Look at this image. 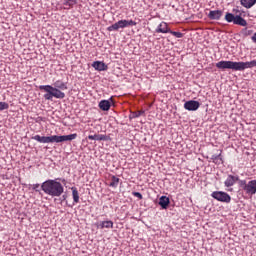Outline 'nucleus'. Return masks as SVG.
<instances>
[{
    "label": "nucleus",
    "instance_id": "nucleus-2",
    "mask_svg": "<svg viewBox=\"0 0 256 256\" xmlns=\"http://www.w3.org/2000/svg\"><path fill=\"white\" fill-rule=\"evenodd\" d=\"M217 69L225 71V69H231L232 71H245V69H253L256 67V60L250 62H233L227 60H221L216 63Z\"/></svg>",
    "mask_w": 256,
    "mask_h": 256
},
{
    "label": "nucleus",
    "instance_id": "nucleus-1",
    "mask_svg": "<svg viewBox=\"0 0 256 256\" xmlns=\"http://www.w3.org/2000/svg\"><path fill=\"white\" fill-rule=\"evenodd\" d=\"M51 85H40L39 89L40 91H44L46 94H44V99L46 101H51L53 97L55 99H65V94L63 91H67V84L63 82V80H57Z\"/></svg>",
    "mask_w": 256,
    "mask_h": 256
},
{
    "label": "nucleus",
    "instance_id": "nucleus-7",
    "mask_svg": "<svg viewBox=\"0 0 256 256\" xmlns=\"http://www.w3.org/2000/svg\"><path fill=\"white\" fill-rule=\"evenodd\" d=\"M225 21L227 23H234V25H240L241 27H247V20L243 17L227 12L225 15Z\"/></svg>",
    "mask_w": 256,
    "mask_h": 256
},
{
    "label": "nucleus",
    "instance_id": "nucleus-3",
    "mask_svg": "<svg viewBox=\"0 0 256 256\" xmlns=\"http://www.w3.org/2000/svg\"><path fill=\"white\" fill-rule=\"evenodd\" d=\"M41 189L46 195H50V197H61L63 191H65L63 184L56 180H46L42 183Z\"/></svg>",
    "mask_w": 256,
    "mask_h": 256
},
{
    "label": "nucleus",
    "instance_id": "nucleus-29",
    "mask_svg": "<svg viewBox=\"0 0 256 256\" xmlns=\"http://www.w3.org/2000/svg\"><path fill=\"white\" fill-rule=\"evenodd\" d=\"M252 41H253V43H256V33L252 36Z\"/></svg>",
    "mask_w": 256,
    "mask_h": 256
},
{
    "label": "nucleus",
    "instance_id": "nucleus-11",
    "mask_svg": "<svg viewBox=\"0 0 256 256\" xmlns=\"http://www.w3.org/2000/svg\"><path fill=\"white\" fill-rule=\"evenodd\" d=\"M238 181V185H239V181H241L239 179V176H233V175H228L227 179L224 182L225 187H233L235 183H237Z\"/></svg>",
    "mask_w": 256,
    "mask_h": 256
},
{
    "label": "nucleus",
    "instance_id": "nucleus-5",
    "mask_svg": "<svg viewBox=\"0 0 256 256\" xmlns=\"http://www.w3.org/2000/svg\"><path fill=\"white\" fill-rule=\"evenodd\" d=\"M239 187L245 191L246 195H255L256 193V180H251L247 183L246 180H239Z\"/></svg>",
    "mask_w": 256,
    "mask_h": 256
},
{
    "label": "nucleus",
    "instance_id": "nucleus-28",
    "mask_svg": "<svg viewBox=\"0 0 256 256\" xmlns=\"http://www.w3.org/2000/svg\"><path fill=\"white\" fill-rule=\"evenodd\" d=\"M39 187H40L39 184H34V185L32 186V189H33L34 191H39Z\"/></svg>",
    "mask_w": 256,
    "mask_h": 256
},
{
    "label": "nucleus",
    "instance_id": "nucleus-6",
    "mask_svg": "<svg viewBox=\"0 0 256 256\" xmlns=\"http://www.w3.org/2000/svg\"><path fill=\"white\" fill-rule=\"evenodd\" d=\"M137 22L133 20H119L107 28V31H117L118 29H125L126 27H135Z\"/></svg>",
    "mask_w": 256,
    "mask_h": 256
},
{
    "label": "nucleus",
    "instance_id": "nucleus-18",
    "mask_svg": "<svg viewBox=\"0 0 256 256\" xmlns=\"http://www.w3.org/2000/svg\"><path fill=\"white\" fill-rule=\"evenodd\" d=\"M100 229H113V221H103L99 225Z\"/></svg>",
    "mask_w": 256,
    "mask_h": 256
},
{
    "label": "nucleus",
    "instance_id": "nucleus-27",
    "mask_svg": "<svg viewBox=\"0 0 256 256\" xmlns=\"http://www.w3.org/2000/svg\"><path fill=\"white\" fill-rule=\"evenodd\" d=\"M132 195L138 199H143V195L140 192H133Z\"/></svg>",
    "mask_w": 256,
    "mask_h": 256
},
{
    "label": "nucleus",
    "instance_id": "nucleus-26",
    "mask_svg": "<svg viewBox=\"0 0 256 256\" xmlns=\"http://www.w3.org/2000/svg\"><path fill=\"white\" fill-rule=\"evenodd\" d=\"M253 33V31L248 30L247 28L242 29V35H244L245 37L251 35Z\"/></svg>",
    "mask_w": 256,
    "mask_h": 256
},
{
    "label": "nucleus",
    "instance_id": "nucleus-12",
    "mask_svg": "<svg viewBox=\"0 0 256 256\" xmlns=\"http://www.w3.org/2000/svg\"><path fill=\"white\" fill-rule=\"evenodd\" d=\"M92 67L95 69V71H107L109 69V66L101 61H94L92 63Z\"/></svg>",
    "mask_w": 256,
    "mask_h": 256
},
{
    "label": "nucleus",
    "instance_id": "nucleus-22",
    "mask_svg": "<svg viewBox=\"0 0 256 256\" xmlns=\"http://www.w3.org/2000/svg\"><path fill=\"white\" fill-rule=\"evenodd\" d=\"M221 153H222V151H220V153L219 154H217V155H212V157H211V159H212V161H213V163H223V158H221Z\"/></svg>",
    "mask_w": 256,
    "mask_h": 256
},
{
    "label": "nucleus",
    "instance_id": "nucleus-21",
    "mask_svg": "<svg viewBox=\"0 0 256 256\" xmlns=\"http://www.w3.org/2000/svg\"><path fill=\"white\" fill-rule=\"evenodd\" d=\"M77 1L75 0H64L63 5L65 7V9H71V7H73V5H76Z\"/></svg>",
    "mask_w": 256,
    "mask_h": 256
},
{
    "label": "nucleus",
    "instance_id": "nucleus-15",
    "mask_svg": "<svg viewBox=\"0 0 256 256\" xmlns=\"http://www.w3.org/2000/svg\"><path fill=\"white\" fill-rule=\"evenodd\" d=\"M88 139L90 141H109V136L105 134H95V135H89Z\"/></svg>",
    "mask_w": 256,
    "mask_h": 256
},
{
    "label": "nucleus",
    "instance_id": "nucleus-14",
    "mask_svg": "<svg viewBox=\"0 0 256 256\" xmlns=\"http://www.w3.org/2000/svg\"><path fill=\"white\" fill-rule=\"evenodd\" d=\"M209 19L219 21L223 17V11L221 10H211L208 14Z\"/></svg>",
    "mask_w": 256,
    "mask_h": 256
},
{
    "label": "nucleus",
    "instance_id": "nucleus-16",
    "mask_svg": "<svg viewBox=\"0 0 256 256\" xmlns=\"http://www.w3.org/2000/svg\"><path fill=\"white\" fill-rule=\"evenodd\" d=\"M169 197L167 196H161L159 199V205L162 207V209H167L169 207Z\"/></svg>",
    "mask_w": 256,
    "mask_h": 256
},
{
    "label": "nucleus",
    "instance_id": "nucleus-13",
    "mask_svg": "<svg viewBox=\"0 0 256 256\" xmlns=\"http://www.w3.org/2000/svg\"><path fill=\"white\" fill-rule=\"evenodd\" d=\"M155 31L156 33H171V29L167 22H161Z\"/></svg>",
    "mask_w": 256,
    "mask_h": 256
},
{
    "label": "nucleus",
    "instance_id": "nucleus-17",
    "mask_svg": "<svg viewBox=\"0 0 256 256\" xmlns=\"http://www.w3.org/2000/svg\"><path fill=\"white\" fill-rule=\"evenodd\" d=\"M240 2H241V5L246 9H251V7L255 5L256 0H240Z\"/></svg>",
    "mask_w": 256,
    "mask_h": 256
},
{
    "label": "nucleus",
    "instance_id": "nucleus-10",
    "mask_svg": "<svg viewBox=\"0 0 256 256\" xmlns=\"http://www.w3.org/2000/svg\"><path fill=\"white\" fill-rule=\"evenodd\" d=\"M111 103H113V98H110L109 100H101L98 107L101 111H109V109H111Z\"/></svg>",
    "mask_w": 256,
    "mask_h": 256
},
{
    "label": "nucleus",
    "instance_id": "nucleus-24",
    "mask_svg": "<svg viewBox=\"0 0 256 256\" xmlns=\"http://www.w3.org/2000/svg\"><path fill=\"white\" fill-rule=\"evenodd\" d=\"M168 33H170V35H173L177 39H181V37H183V33H181V32H175V31L171 30V32H168Z\"/></svg>",
    "mask_w": 256,
    "mask_h": 256
},
{
    "label": "nucleus",
    "instance_id": "nucleus-4",
    "mask_svg": "<svg viewBox=\"0 0 256 256\" xmlns=\"http://www.w3.org/2000/svg\"><path fill=\"white\" fill-rule=\"evenodd\" d=\"M34 141H38V143H64L65 141H74L77 139V133L69 134V135H52V136H39L35 135L32 137Z\"/></svg>",
    "mask_w": 256,
    "mask_h": 256
},
{
    "label": "nucleus",
    "instance_id": "nucleus-20",
    "mask_svg": "<svg viewBox=\"0 0 256 256\" xmlns=\"http://www.w3.org/2000/svg\"><path fill=\"white\" fill-rule=\"evenodd\" d=\"M118 185H119V178L116 176H112L109 186L113 187V189H117Z\"/></svg>",
    "mask_w": 256,
    "mask_h": 256
},
{
    "label": "nucleus",
    "instance_id": "nucleus-25",
    "mask_svg": "<svg viewBox=\"0 0 256 256\" xmlns=\"http://www.w3.org/2000/svg\"><path fill=\"white\" fill-rule=\"evenodd\" d=\"M9 109V104L7 102H0V111H5Z\"/></svg>",
    "mask_w": 256,
    "mask_h": 256
},
{
    "label": "nucleus",
    "instance_id": "nucleus-23",
    "mask_svg": "<svg viewBox=\"0 0 256 256\" xmlns=\"http://www.w3.org/2000/svg\"><path fill=\"white\" fill-rule=\"evenodd\" d=\"M141 115H145V110L131 112L130 119H137V117H141Z\"/></svg>",
    "mask_w": 256,
    "mask_h": 256
},
{
    "label": "nucleus",
    "instance_id": "nucleus-19",
    "mask_svg": "<svg viewBox=\"0 0 256 256\" xmlns=\"http://www.w3.org/2000/svg\"><path fill=\"white\" fill-rule=\"evenodd\" d=\"M74 203H79V191L76 187L71 188Z\"/></svg>",
    "mask_w": 256,
    "mask_h": 256
},
{
    "label": "nucleus",
    "instance_id": "nucleus-8",
    "mask_svg": "<svg viewBox=\"0 0 256 256\" xmlns=\"http://www.w3.org/2000/svg\"><path fill=\"white\" fill-rule=\"evenodd\" d=\"M212 197L221 203H231V196L227 192L215 191L212 193Z\"/></svg>",
    "mask_w": 256,
    "mask_h": 256
},
{
    "label": "nucleus",
    "instance_id": "nucleus-9",
    "mask_svg": "<svg viewBox=\"0 0 256 256\" xmlns=\"http://www.w3.org/2000/svg\"><path fill=\"white\" fill-rule=\"evenodd\" d=\"M199 107H201V103H199V101L189 100L184 103V109H186V111H197Z\"/></svg>",
    "mask_w": 256,
    "mask_h": 256
}]
</instances>
